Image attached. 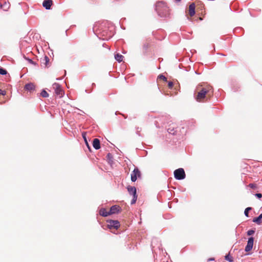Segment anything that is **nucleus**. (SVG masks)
Masks as SVG:
<instances>
[{
	"label": "nucleus",
	"instance_id": "aec40b11",
	"mask_svg": "<svg viewBox=\"0 0 262 262\" xmlns=\"http://www.w3.org/2000/svg\"><path fill=\"white\" fill-rule=\"evenodd\" d=\"M40 95L43 97H48L49 96V94L45 90H42L40 93Z\"/></svg>",
	"mask_w": 262,
	"mask_h": 262
},
{
	"label": "nucleus",
	"instance_id": "5701e85b",
	"mask_svg": "<svg viewBox=\"0 0 262 262\" xmlns=\"http://www.w3.org/2000/svg\"><path fill=\"white\" fill-rule=\"evenodd\" d=\"M7 72L5 69L3 68H0V74L1 75H6L7 74Z\"/></svg>",
	"mask_w": 262,
	"mask_h": 262
},
{
	"label": "nucleus",
	"instance_id": "f3484780",
	"mask_svg": "<svg viewBox=\"0 0 262 262\" xmlns=\"http://www.w3.org/2000/svg\"><path fill=\"white\" fill-rule=\"evenodd\" d=\"M25 89L28 91H31L35 89V85L32 83H28L26 84Z\"/></svg>",
	"mask_w": 262,
	"mask_h": 262
},
{
	"label": "nucleus",
	"instance_id": "39448f33",
	"mask_svg": "<svg viewBox=\"0 0 262 262\" xmlns=\"http://www.w3.org/2000/svg\"><path fill=\"white\" fill-rule=\"evenodd\" d=\"M53 88L55 91V93L57 95H59L60 97H61L63 96L64 94V92L62 90L61 86L59 84L57 83H54L53 84Z\"/></svg>",
	"mask_w": 262,
	"mask_h": 262
},
{
	"label": "nucleus",
	"instance_id": "72a5a7b5",
	"mask_svg": "<svg viewBox=\"0 0 262 262\" xmlns=\"http://www.w3.org/2000/svg\"><path fill=\"white\" fill-rule=\"evenodd\" d=\"M167 262H169V261H167Z\"/></svg>",
	"mask_w": 262,
	"mask_h": 262
},
{
	"label": "nucleus",
	"instance_id": "6e6552de",
	"mask_svg": "<svg viewBox=\"0 0 262 262\" xmlns=\"http://www.w3.org/2000/svg\"><path fill=\"white\" fill-rule=\"evenodd\" d=\"M178 125L172 123L169 125L167 128L168 132L171 135H176L177 132Z\"/></svg>",
	"mask_w": 262,
	"mask_h": 262
},
{
	"label": "nucleus",
	"instance_id": "393cba45",
	"mask_svg": "<svg viewBox=\"0 0 262 262\" xmlns=\"http://www.w3.org/2000/svg\"><path fill=\"white\" fill-rule=\"evenodd\" d=\"M248 186L252 188V189H256L257 188V186L255 184H253V183H250L249 184Z\"/></svg>",
	"mask_w": 262,
	"mask_h": 262
},
{
	"label": "nucleus",
	"instance_id": "412c9836",
	"mask_svg": "<svg viewBox=\"0 0 262 262\" xmlns=\"http://www.w3.org/2000/svg\"><path fill=\"white\" fill-rule=\"evenodd\" d=\"M252 209L251 207H247L246 208L244 211L245 215L247 216H249V211Z\"/></svg>",
	"mask_w": 262,
	"mask_h": 262
},
{
	"label": "nucleus",
	"instance_id": "2f4dec72",
	"mask_svg": "<svg viewBox=\"0 0 262 262\" xmlns=\"http://www.w3.org/2000/svg\"><path fill=\"white\" fill-rule=\"evenodd\" d=\"M30 61V62L32 63V64H35L32 60H29Z\"/></svg>",
	"mask_w": 262,
	"mask_h": 262
},
{
	"label": "nucleus",
	"instance_id": "b1692460",
	"mask_svg": "<svg viewBox=\"0 0 262 262\" xmlns=\"http://www.w3.org/2000/svg\"><path fill=\"white\" fill-rule=\"evenodd\" d=\"M225 259L230 261V262H232L233 261V258L231 256H230V255H226L225 256Z\"/></svg>",
	"mask_w": 262,
	"mask_h": 262
},
{
	"label": "nucleus",
	"instance_id": "f257e3e1",
	"mask_svg": "<svg viewBox=\"0 0 262 262\" xmlns=\"http://www.w3.org/2000/svg\"><path fill=\"white\" fill-rule=\"evenodd\" d=\"M213 95V89L212 86L209 84H199L196 88L194 98L198 102H205L210 100Z\"/></svg>",
	"mask_w": 262,
	"mask_h": 262
},
{
	"label": "nucleus",
	"instance_id": "c756f323",
	"mask_svg": "<svg viewBox=\"0 0 262 262\" xmlns=\"http://www.w3.org/2000/svg\"><path fill=\"white\" fill-rule=\"evenodd\" d=\"M107 158L110 160L112 158V156L110 153L107 154Z\"/></svg>",
	"mask_w": 262,
	"mask_h": 262
},
{
	"label": "nucleus",
	"instance_id": "1a4fd4ad",
	"mask_svg": "<svg viewBox=\"0 0 262 262\" xmlns=\"http://www.w3.org/2000/svg\"><path fill=\"white\" fill-rule=\"evenodd\" d=\"M253 242H254V238L253 237H250L248 239L247 245L245 247V251L246 252H249L251 251L253 248Z\"/></svg>",
	"mask_w": 262,
	"mask_h": 262
},
{
	"label": "nucleus",
	"instance_id": "f8f14e48",
	"mask_svg": "<svg viewBox=\"0 0 262 262\" xmlns=\"http://www.w3.org/2000/svg\"><path fill=\"white\" fill-rule=\"evenodd\" d=\"M52 4V0H45L43 2L42 5L46 9H50Z\"/></svg>",
	"mask_w": 262,
	"mask_h": 262
},
{
	"label": "nucleus",
	"instance_id": "c85d7f7f",
	"mask_svg": "<svg viewBox=\"0 0 262 262\" xmlns=\"http://www.w3.org/2000/svg\"><path fill=\"white\" fill-rule=\"evenodd\" d=\"M255 196L258 198L260 199L262 197V194L261 193H256Z\"/></svg>",
	"mask_w": 262,
	"mask_h": 262
},
{
	"label": "nucleus",
	"instance_id": "2eb2a0df",
	"mask_svg": "<svg viewBox=\"0 0 262 262\" xmlns=\"http://www.w3.org/2000/svg\"><path fill=\"white\" fill-rule=\"evenodd\" d=\"M261 219H262V213L260 214L257 217L254 218L253 220V222L256 223L258 225H260L261 224Z\"/></svg>",
	"mask_w": 262,
	"mask_h": 262
},
{
	"label": "nucleus",
	"instance_id": "f03ea898",
	"mask_svg": "<svg viewBox=\"0 0 262 262\" xmlns=\"http://www.w3.org/2000/svg\"><path fill=\"white\" fill-rule=\"evenodd\" d=\"M156 9L159 15L161 16L165 17L169 14V10L166 4L163 2H159L157 3Z\"/></svg>",
	"mask_w": 262,
	"mask_h": 262
},
{
	"label": "nucleus",
	"instance_id": "4468645a",
	"mask_svg": "<svg viewBox=\"0 0 262 262\" xmlns=\"http://www.w3.org/2000/svg\"><path fill=\"white\" fill-rule=\"evenodd\" d=\"M99 214L102 216H107L110 215V212L107 211L106 209L102 208L99 211Z\"/></svg>",
	"mask_w": 262,
	"mask_h": 262
},
{
	"label": "nucleus",
	"instance_id": "7c9ffc66",
	"mask_svg": "<svg viewBox=\"0 0 262 262\" xmlns=\"http://www.w3.org/2000/svg\"><path fill=\"white\" fill-rule=\"evenodd\" d=\"M214 259L213 258H210L208 259V261H210V260H213Z\"/></svg>",
	"mask_w": 262,
	"mask_h": 262
},
{
	"label": "nucleus",
	"instance_id": "0eeeda50",
	"mask_svg": "<svg viewBox=\"0 0 262 262\" xmlns=\"http://www.w3.org/2000/svg\"><path fill=\"white\" fill-rule=\"evenodd\" d=\"M107 226L110 229H117L120 227V223L118 221L111 220L108 222Z\"/></svg>",
	"mask_w": 262,
	"mask_h": 262
},
{
	"label": "nucleus",
	"instance_id": "dca6fc26",
	"mask_svg": "<svg viewBox=\"0 0 262 262\" xmlns=\"http://www.w3.org/2000/svg\"><path fill=\"white\" fill-rule=\"evenodd\" d=\"M41 62L45 66H47L48 63L49 62V58L48 56H45L43 58H41Z\"/></svg>",
	"mask_w": 262,
	"mask_h": 262
},
{
	"label": "nucleus",
	"instance_id": "a211bd4d",
	"mask_svg": "<svg viewBox=\"0 0 262 262\" xmlns=\"http://www.w3.org/2000/svg\"><path fill=\"white\" fill-rule=\"evenodd\" d=\"M115 58L116 60H117L118 62H121L123 60L124 57L120 54H117L116 55H115Z\"/></svg>",
	"mask_w": 262,
	"mask_h": 262
},
{
	"label": "nucleus",
	"instance_id": "9b49d317",
	"mask_svg": "<svg viewBox=\"0 0 262 262\" xmlns=\"http://www.w3.org/2000/svg\"><path fill=\"white\" fill-rule=\"evenodd\" d=\"M120 207L117 205H114L111 207L110 209L109 212L110 215L112 214L117 213L120 211Z\"/></svg>",
	"mask_w": 262,
	"mask_h": 262
},
{
	"label": "nucleus",
	"instance_id": "7ed1b4c3",
	"mask_svg": "<svg viewBox=\"0 0 262 262\" xmlns=\"http://www.w3.org/2000/svg\"><path fill=\"white\" fill-rule=\"evenodd\" d=\"M174 176L177 180H183L185 178L186 174L183 168H180L174 170Z\"/></svg>",
	"mask_w": 262,
	"mask_h": 262
},
{
	"label": "nucleus",
	"instance_id": "9d476101",
	"mask_svg": "<svg viewBox=\"0 0 262 262\" xmlns=\"http://www.w3.org/2000/svg\"><path fill=\"white\" fill-rule=\"evenodd\" d=\"M188 14L190 16L192 17L195 14V4L191 3L188 8Z\"/></svg>",
	"mask_w": 262,
	"mask_h": 262
},
{
	"label": "nucleus",
	"instance_id": "20e7f679",
	"mask_svg": "<svg viewBox=\"0 0 262 262\" xmlns=\"http://www.w3.org/2000/svg\"><path fill=\"white\" fill-rule=\"evenodd\" d=\"M127 189L129 193L133 195V199L131 201V204H134L136 203L137 199L136 188L135 187L128 186Z\"/></svg>",
	"mask_w": 262,
	"mask_h": 262
},
{
	"label": "nucleus",
	"instance_id": "423d86ee",
	"mask_svg": "<svg viewBox=\"0 0 262 262\" xmlns=\"http://www.w3.org/2000/svg\"><path fill=\"white\" fill-rule=\"evenodd\" d=\"M141 176L140 171L138 168H135L131 173V180L132 182H135L138 178Z\"/></svg>",
	"mask_w": 262,
	"mask_h": 262
},
{
	"label": "nucleus",
	"instance_id": "a878e982",
	"mask_svg": "<svg viewBox=\"0 0 262 262\" xmlns=\"http://www.w3.org/2000/svg\"><path fill=\"white\" fill-rule=\"evenodd\" d=\"M254 233V231L253 230H250L247 232L248 235H251L253 234Z\"/></svg>",
	"mask_w": 262,
	"mask_h": 262
},
{
	"label": "nucleus",
	"instance_id": "473e14b6",
	"mask_svg": "<svg viewBox=\"0 0 262 262\" xmlns=\"http://www.w3.org/2000/svg\"><path fill=\"white\" fill-rule=\"evenodd\" d=\"M176 3H179L181 0H174Z\"/></svg>",
	"mask_w": 262,
	"mask_h": 262
},
{
	"label": "nucleus",
	"instance_id": "bb28decb",
	"mask_svg": "<svg viewBox=\"0 0 262 262\" xmlns=\"http://www.w3.org/2000/svg\"><path fill=\"white\" fill-rule=\"evenodd\" d=\"M173 82L171 81H169L168 83V86L169 89H171L173 87Z\"/></svg>",
	"mask_w": 262,
	"mask_h": 262
},
{
	"label": "nucleus",
	"instance_id": "4be33fe9",
	"mask_svg": "<svg viewBox=\"0 0 262 262\" xmlns=\"http://www.w3.org/2000/svg\"><path fill=\"white\" fill-rule=\"evenodd\" d=\"M158 79H159L160 80H162L165 81H167L166 77L165 76H164V75H160L158 76Z\"/></svg>",
	"mask_w": 262,
	"mask_h": 262
},
{
	"label": "nucleus",
	"instance_id": "ddd939ff",
	"mask_svg": "<svg viewBox=\"0 0 262 262\" xmlns=\"http://www.w3.org/2000/svg\"><path fill=\"white\" fill-rule=\"evenodd\" d=\"M93 146L96 149H99L100 148V141L98 139L95 138L93 140Z\"/></svg>",
	"mask_w": 262,
	"mask_h": 262
},
{
	"label": "nucleus",
	"instance_id": "cd10ccee",
	"mask_svg": "<svg viewBox=\"0 0 262 262\" xmlns=\"http://www.w3.org/2000/svg\"><path fill=\"white\" fill-rule=\"evenodd\" d=\"M6 92L0 89V95H5Z\"/></svg>",
	"mask_w": 262,
	"mask_h": 262
},
{
	"label": "nucleus",
	"instance_id": "6ab92c4d",
	"mask_svg": "<svg viewBox=\"0 0 262 262\" xmlns=\"http://www.w3.org/2000/svg\"><path fill=\"white\" fill-rule=\"evenodd\" d=\"M82 137H83V139H84V141H85V144L86 145L87 147H88L89 148H90L89 144L88 142V141H87V140H86V133L84 132V133H82Z\"/></svg>",
	"mask_w": 262,
	"mask_h": 262
}]
</instances>
